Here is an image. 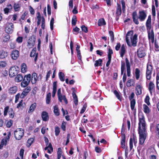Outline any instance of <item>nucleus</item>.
Here are the masks:
<instances>
[{"label": "nucleus", "instance_id": "11", "mask_svg": "<svg viewBox=\"0 0 159 159\" xmlns=\"http://www.w3.org/2000/svg\"><path fill=\"white\" fill-rule=\"evenodd\" d=\"M137 54L139 58H142L145 56L146 53L144 48L143 47L139 48L137 50Z\"/></svg>", "mask_w": 159, "mask_h": 159}, {"label": "nucleus", "instance_id": "17", "mask_svg": "<svg viewBox=\"0 0 159 159\" xmlns=\"http://www.w3.org/2000/svg\"><path fill=\"white\" fill-rule=\"evenodd\" d=\"M146 26L148 32L150 31V30L151 28V17L150 15L148 16L146 23Z\"/></svg>", "mask_w": 159, "mask_h": 159}, {"label": "nucleus", "instance_id": "44", "mask_svg": "<svg viewBox=\"0 0 159 159\" xmlns=\"http://www.w3.org/2000/svg\"><path fill=\"white\" fill-rule=\"evenodd\" d=\"M36 107V103H34L32 104L30 106L29 110L28 111L29 113L33 112Z\"/></svg>", "mask_w": 159, "mask_h": 159}, {"label": "nucleus", "instance_id": "16", "mask_svg": "<svg viewBox=\"0 0 159 159\" xmlns=\"http://www.w3.org/2000/svg\"><path fill=\"white\" fill-rule=\"evenodd\" d=\"M19 55V51L16 50H13L11 54V57L13 60H16L17 59Z\"/></svg>", "mask_w": 159, "mask_h": 159}, {"label": "nucleus", "instance_id": "36", "mask_svg": "<svg viewBox=\"0 0 159 159\" xmlns=\"http://www.w3.org/2000/svg\"><path fill=\"white\" fill-rule=\"evenodd\" d=\"M23 76L22 75L19 74L17 75L16 77L15 80V81L17 82H22L23 80Z\"/></svg>", "mask_w": 159, "mask_h": 159}, {"label": "nucleus", "instance_id": "50", "mask_svg": "<svg viewBox=\"0 0 159 159\" xmlns=\"http://www.w3.org/2000/svg\"><path fill=\"white\" fill-rule=\"evenodd\" d=\"M149 100L150 97L148 95H146L144 99V102L149 106L151 104Z\"/></svg>", "mask_w": 159, "mask_h": 159}, {"label": "nucleus", "instance_id": "23", "mask_svg": "<svg viewBox=\"0 0 159 159\" xmlns=\"http://www.w3.org/2000/svg\"><path fill=\"white\" fill-rule=\"evenodd\" d=\"M136 94V95H139L142 93V87L140 84L137 85L135 88Z\"/></svg>", "mask_w": 159, "mask_h": 159}, {"label": "nucleus", "instance_id": "55", "mask_svg": "<svg viewBox=\"0 0 159 159\" xmlns=\"http://www.w3.org/2000/svg\"><path fill=\"white\" fill-rule=\"evenodd\" d=\"M41 28L43 30H44L45 28V20L43 16L42 17Z\"/></svg>", "mask_w": 159, "mask_h": 159}, {"label": "nucleus", "instance_id": "20", "mask_svg": "<svg viewBox=\"0 0 159 159\" xmlns=\"http://www.w3.org/2000/svg\"><path fill=\"white\" fill-rule=\"evenodd\" d=\"M137 37L138 35L136 34H135L133 36V38L130 40L131 43V46L135 47L137 46Z\"/></svg>", "mask_w": 159, "mask_h": 159}, {"label": "nucleus", "instance_id": "1", "mask_svg": "<svg viewBox=\"0 0 159 159\" xmlns=\"http://www.w3.org/2000/svg\"><path fill=\"white\" fill-rule=\"evenodd\" d=\"M138 133L139 134V143L140 145L143 144L146 138L147 132L146 129V123L143 114L142 113L139 115Z\"/></svg>", "mask_w": 159, "mask_h": 159}, {"label": "nucleus", "instance_id": "7", "mask_svg": "<svg viewBox=\"0 0 159 159\" xmlns=\"http://www.w3.org/2000/svg\"><path fill=\"white\" fill-rule=\"evenodd\" d=\"M42 79V75L40 74L38 76L37 74L35 72L33 73L31 75V82L32 84H35L37 81H41Z\"/></svg>", "mask_w": 159, "mask_h": 159}, {"label": "nucleus", "instance_id": "64", "mask_svg": "<svg viewBox=\"0 0 159 159\" xmlns=\"http://www.w3.org/2000/svg\"><path fill=\"white\" fill-rule=\"evenodd\" d=\"M156 129V132L159 138V124L157 125Z\"/></svg>", "mask_w": 159, "mask_h": 159}, {"label": "nucleus", "instance_id": "13", "mask_svg": "<svg viewBox=\"0 0 159 159\" xmlns=\"http://www.w3.org/2000/svg\"><path fill=\"white\" fill-rule=\"evenodd\" d=\"M18 70L15 67H11L9 70V75L10 77H13L17 75Z\"/></svg>", "mask_w": 159, "mask_h": 159}, {"label": "nucleus", "instance_id": "34", "mask_svg": "<svg viewBox=\"0 0 159 159\" xmlns=\"http://www.w3.org/2000/svg\"><path fill=\"white\" fill-rule=\"evenodd\" d=\"M143 111L146 114H148L150 112V109L145 104L143 105Z\"/></svg>", "mask_w": 159, "mask_h": 159}, {"label": "nucleus", "instance_id": "58", "mask_svg": "<svg viewBox=\"0 0 159 159\" xmlns=\"http://www.w3.org/2000/svg\"><path fill=\"white\" fill-rule=\"evenodd\" d=\"M81 28L82 31L85 33H87L88 32V28L85 26V25H82L81 26Z\"/></svg>", "mask_w": 159, "mask_h": 159}, {"label": "nucleus", "instance_id": "62", "mask_svg": "<svg viewBox=\"0 0 159 159\" xmlns=\"http://www.w3.org/2000/svg\"><path fill=\"white\" fill-rule=\"evenodd\" d=\"M23 38L22 37L19 36L16 39V41L19 43H21L22 42Z\"/></svg>", "mask_w": 159, "mask_h": 159}, {"label": "nucleus", "instance_id": "15", "mask_svg": "<svg viewBox=\"0 0 159 159\" xmlns=\"http://www.w3.org/2000/svg\"><path fill=\"white\" fill-rule=\"evenodd\" d=\"M133 142L134 143V145L136 146L137 143V139L136 137L133 136V138H130L129 140V147L130 151H131L133 148Z\"/></svg>", "mask_w": 159, "mask_h": 159}, {"label": "nucleus", "instance_id": "57", "mask_svg": "<svg viewBox=\"0 0 159 159\" xmlns=\"http://www.w3.org/2000/svg\"><path fill=\"white\" fill-rule=\"evenodd\" d=\"M121 3L122 5V9L123 13H125V3L124 0L121 1Z\"/></svg>", "mask_w": 159, "mask_h": 159}, {"label": "nucleus", "instance_id": "61", "mask_svg": "<svg viewBox=\"0 0 159 159\" xmlns=\"http://www.w3.org/2000/svg\"><path fill=\"white\" fill-rule=\"evenodd\" d=\"M87 107V105L85 103L83 106L81 111L80 112V113L82 114L86 110V108Z\"/></svg>", "mask_w": 159, "mask_h": 159}, {"label": "nucleus", "instance_id": "53", "mask_svg": "<svg viewBox=\"0 0 159 159\" xmlns=\"http://www.w3.org/2000/svg\"><path fill=\"white\" fill-rule=\"evenodd\" d=\"M109 33L111 38V40L112 42L114 41V35L113 31L111 30L109 31Z\"/></svg>", "mask_w": 159, "mask_h": 159}, {"label": "nucleus", "instance_id": "2", "mask_svg": "<svg viewBox=\"0 0 159 159\" xmlns=\"http://www.w3.org/2000/svg\"><path fill=\"white\" fill-rule=\"evenodd\" d=\"M132 16L134 22L136 25H138L139 24L138 19L140 21H144L147 17V14L145 11L142 10L139 11L138 16L137 12L135 11L133 12Z\"/></svg>", "mask_w": 159, "mask_h": 159}, {"label": "nucleus", "instance_id": "41", "mask_svg": "<svg viewBox=\"0 0 159 159\" xmlns=\"http://www.w3.org/2000/svg\"><path fill=\"white\" fill-rule=\"evenodd\" d=\"M51 93H48L46 95V103L47 104L50 103L51 100Z\"/></svg>", "mask_w": 159, "mask_h": 159}, {"label": "nucleus", "instance_id": "12", "mask_svg": "<svg viewBox=\"0 0 159 159\" xmlns=\"http://www.w3.org/2000/svg\"><path fill=\"white\" fill-rule=\"evenodd\" d=\"M135 96L134 93V92H132L130 95L129 96V99L130 102V107L131 109H133L134 108V107H135V106L136 104V100L135 99H134V98Z\"/></svg>", "mask_w": 159, "mask_h": 159}, {"label": "nucleus", "instance_id": "10", "mask_svg": "<svg viewBox=\"0 0 159 159\" xmlns=\"http://www.w3.org/2000/svg\"><path fill=\"white\" fill-rule=\"evenodd\" d=\"M14 29V26L12 23H7L5 30L6 33L9 34H11L13 32Z\"/></svg>", "mask_w": 159, "mask_h": 159}, {"label": "nucleus", "instance_id": "45", "mask_svg": "<svg viewBox=\"0 0 159 159\" xmlns=\"http://www.w3.org/2000/svg\"><path fill=\"white\" fill-rule=\"evenodd\" d=\"M27 68L25 64L23 63L21 66V71L23 73H25L27 71Z\"/></svg>", "mask_w": 159, "mask_h": 159}, {"label": "nucleus", "instance_id": "14", "mask_svg": "<svg viewBox=\"0 0 159 159\" xmlns=\"http://www.w3.org/2000/svg\"><path fill=\"white\" fill-rule=\"evenodd\" d=\"M148 33L149 40L150 41L151 40L152 43H154L155 40H154V34L153 30H152L151 31H148Z\"/></svg>", "mask_w": 159, "mask_h": 159}, {"label": "nucleus", "instance_id": "27", "mask_svg": "<svg viewBox=\"0 0 159 159\" xmlns=\"http://www.w3.org/2000/svg\"><path fill=\"white\" fill-rule=\"evenodd\" d=\"M57 81H54L53 83V91L52 92V97H54L57 91Z\"/></svg>", "mask_w": 159, "mask_h": 159}, {"label": "nucleus", "instance_id": "21", "mask_svg": "<svg viewBox=\"0 0 159 159\" xmlns=\"http://www.w3.org/2000/svg\"><path fill=\"white\" fill-rule=\"evenodd\" d=\"M41 117L43 120L44 121H48L49 119V116L47 112L43 111L41 113Z\"/></svg>", "mask_w": 159, "mask_h": 159}, {"label": "nucleus", "instance_id": "56", "mask_svg": "<svg viewBox=\"0 0 159 159\" xmlns=\"http://www.w3.org/2000/svg\"><path fill=\"white\" fill-rule=\"evenodd\" d=\"M13 120H10L8 121L6 123V126L7 128H10L13 124Z\"/></svg>", "mask_w": 159, "mask_h": 159}, {"label": "nucleus", "instance_id": "40", "mask_svg": "<svg viewBox=\"0 0 159 159\" xmlns=\"http://www.w3.org/2000/svg\"><path fill=\"white\" fill-rule=\"evenodd\" d=\"M77 21V17L75 15H74L73 16L71 20L72 25V26H75L76 25Z\"/></svg>", "mask_w": 159, "mask_h": 159}, {"label": "nucleus", "instance_id": "26", "mask_svg": "<svg viewBox=\"0 0 159 159\" xmlns=\"http://www.w3.org/2000/svg\"><path fill=\"white\" fill-rule=\"evenodd\" d=\"M155 85L151 81L149 84L148 90L151 95L152 94V91L154 90Z\"/></svg>", "mask_w": 159, "mask_h": 159}, {"label": "nucleus", "instance_id": "51", "mask_svg": "<svg viewBox=\"0 0 159 159\" xmlns=\"http://www.w3.org/2000/svg\"><path fill=\"white\" fill-rule=\"evenodd\" d=\"M60 130L59 127L57 126H56L55 128V134L56 136H57L59 135Z\"/></svg>", "mask_w": 159, "mask_h": 159}, {"label": "nucleus", "instance_id": "38", "mask_svg": "<svg viewBox=\"0 0 159 159\" xmlns=\"http://www.w3.org/2000/svg\"><path fill=\"white\" fill-rule=\"evenodd\" d=\"M57 95L59 101L60 102H62V97L63 96L61 94V89L60 88L58 89L57 91Z\"/></svg>", "mask_w": 159, "mask_h": 159}, {"label": "nucleus", "instance_id": "37", "mask_svg": "<svg viewBox=\"0 0 159 159\" xmlns=\"http://www.w3.org/2000/svg\"><path fill=\"white\" fill-rule=\"evenodd\" d=\"M72 94L73 97L74 103L75 105L76 106L78 104V99L76 93L74 92H73Z\"/></svg>", "mask_w": 159, "mask_h": 159}, {"label": "nucleus", "instance_id": "35", "mask_svg": "<svg viewBox=\"0 0 159 159\" xmlns=\"http://www.w3.org/2000/svg\"><path fill=\"white\" fill-rule=\"evenodd\" d=\"M103 60L101 59H99L98 60H96L95 61L94 66L95 67L98 66H102Z\"/></svg>", "mask_w": 159, "mask_h": 159}, {"label": "nucleus", "instance_id": "28", "mask_svg": "<svg viewBox=\"0 0 159 159\" xmlns=\"http://www.w3.org/2000/svg\"><path fill=\"white\" fill-rule=\"evenodd\" d=\"M140 69L138 68H136L135 69L134 75L136 79L137 80H138L139 79L140 75Z\"/></svg>", "mask_w": 159, "mask_h": 159}, {"label": "nucleus", "instance_id": "25", "mask_svg": "<svg viewBox=\"0 0 159 159\" xmlns=\"http://www.w3.org/2000/svg\"><path fill=\"white\" fill-rule=\"evenodd\" d=\"M17 87L16 86H14L10 88L9 89V93L11 94H15L17 91Z\"/></svg>", "mask_w": 159, "mask_h": 159}, {"label": "nucleus", "instance_id": "31", "mask_svg": "<svg viewBox=\"0 0 159 159\" xmlns=\"http://www.w3.org/2000/svg\"><path fill=\"white\" fill-rule=\"evenodd\" d=\"M106 24V22L104 18H102L98 20V26H101L105 25Z\"/></svg>", "mask_w": 159, "mask_h": 159}, {"label": "nucleus", "instance_id": "4", "mask_svg": "<svg viewBox=\"0 0 159 159\" xmlns=\"http://www.w3.org/2000/svg\"><path fill=\"white\" fill-rule=\"evenodd\" d=\"M30 81H31V75L29 74L25 75L23 78L22 81L21 83V87L25 88L29 84Z\"/></svg>", "mask_w": 159, "mask_h": 159}, {"label": "nucleus", "instance_id": "43", "mask_svg": "<svg viewBox=\"0 0 159 159\" xmlns=\"http://www.w3.org/2000/svg\"><path fill=\"white\" fill-rule=\"evenodd\" d=\"M125 70V63L123 61H121V75H123Z\"/></svg>", "mask_w": 159, "mask_h": 159}, {"label": "nucleus", "instance_id": "18", "mask_svg": "<svg viewBox=\"0 0 159 159\" xmlns=\"http://www.w3.org/2000/svg\"><path fill=\"white\" fill-rule=\"evenodd\" d=\"M36 50L35 48H33L30 52V55L31 57H35L34 61L35 63H36L37 61L38 55V53H36Z\"/></svg>", "mask_w": 159, "mask_h": 159}, {"label": "nucleus", "instance_id": "19", "mask_svg": "<svg viewBox=\"0 0 159 159\" xmlns=\"http://www.w3.org/2000/svg\"><path fill=\"white\" fill-rule=\"evenodd\" d=\"M125 62L126 66L127 75L128 76L130 77L131 76L130 66L129 62L128 59L127 58H125Z\"/></svg>", "mask_w": 159, "mask_h": 159}, {"label": "nucleus", "instance_id": "47", "mask_svg": "<svg viewBox=\"0 0 159 159\" xmlns=\"http://www.w3.org/2000/svg\"><path fill=\"white\" fill-rule=\"evenodd\" d=\"M154 49L156 52L159 51V46L158 45V43L157 42V40H155V42L154 43Z\"/></svg>", "mask_w": 159, "mask_h": 159}, {"label": "nucleus", "instance_id": "59", "mask_svg": "<svg viewBox=\"0 0 159 159\" xmlns=\"http://www.w3.org/2000/svg\"><path fill=\"white\" fill-rule=\"evenodd\" d=\"M66 122L63 121L61 125V127L63 131H65L66 130Z\"/></svg>", "mask_w": 159, "mask_h": 159}, {"label": "nucleus", "instance_id": "52", "mask_svg": "<svg viewBox=\"0 0 159 159\" xmlns=\"http://www.w3.org/2000/svg\"><path fill=\"white\" fill-rule=\"evenodd\" d=\"M113 53V51L111 49L110 47L108 48V58H111V55Z\"/></svg>", "mask_w": 159, "mask_h": 159}, {"label": "nucleus", "instance_id": "22", "mask_svg": "<svg viewBox=\"0 0 159 159\" xmlns=\"http://www.w3.org/2000/svg\"><path fill=\"white\" fill-rule=\"evenodd\" d=\"M122 10L121 6L120 4L117 3V7L116 9V17H119L121 14Z\"/></svg>", "mask_w": 159, "mask_h": 159}, {"label": "nucleus", "instance_id": "49", "mask_svg": "<svg viewBox=\"0 0 159 159\" xmlns=\"http://www.w3.org/2000/svg\"><path fill=\"white\" fill-rule=\"evenodd\" d=\"M113 93L117 99L120 101H121V98L118 92L116 90H115L114 91Z\"/></svg>", "mask_w": 159, "mask_h": 159}, {"label": "nucleus", "instance_id": "46", "mask_svg": "<svg viewBox=\"0 0 159 159\" xmlns=\"http://www.w3.org/2000/svg\"><path fill=\"white\" fill-rule=\"evenodd\" d=\"M34 141V139L33 138H30L27 141V145L28 147H30Z\"/></svg>", "mask_w": 159, "mask_h": 159}, {"label": "nucleus", "instance_id": "30", "mask_svg": "<svg viewBox=\"0 0 159 159\" xmlns=\"http://www.w3.org/2000/svg\"><path fill=\"white\" fill-rule=\"evenodd\" d=\"M7 56V52L3 50L0 51V59H3L6 57Z\"/></svg>", "mask_w": 159, "mask_h": 159}, {"label": "nucleus", "instance_id": "32", "mask_svg": "<svg viewBox=\"0 0 159 159\" xmlns=\"http://www.w3.org/2000/svg\"><path fill=\"white\" fill-rule=\"evenodd\" d=\"M125 52V46L124 44H123L121 47L120 51V56L121 57H122L124 56Z\"/></svg>", "mask_w": 159, "mask_h": 159}, {"label": "nucleus", "instance_id": "60", "mask_svg": "<svg viewBox=\"0 0 159 159\" xmlns=\"http://www.w3.org/2000/svg\"><path fill=\"white\" fill-rule=\"evenodd\" d=\"M10 39V35H7L6 36L3 37V41L4 42H6L9 40Z\"/></svg>", "mask_w": 159, "mask_h": 159}, {"label": "nucleus", "instance_id": "9", "mask_svg": "<svg viewBox=\"0 0 159 159\" xmlns=\"http://www.w3.org/2000/svg\"><path fill=\"white\" fill-rule=\"evenodd\" d=\"M133 31L132 30H130L127 32L126 34L125 40L128 46L131 47V43L130 40L132 39L133 35Z\"/></svg>", "mask_w": 159, "mask_h": 159}, {"label": "nucleus", "instance_id": "24", "mask_svg": "<svg viewBox=\"0 0 159 159\" xmlns=\"http://www.w3.org/2000/svg\"><path fill=\"white\" fill-rule=\"evenodd\" d=\"M121 148L123 149L125 148V134H122V136L121 137Z\"/></svg>", "mask_w": 159, "mask_h": 159}, {"label": "nucleus", "instance_id": "54", "mask_svg": "<svg viewBox=\"0 0 159 159\" xmlns=\"http://www.w3.org/2000/svg\"><path fill=\"white\" fill-rule=\"evenodd\" d=\"M80 29L78 28L77 26L75 27L73 30V32H74V34H77L79 32Z\"/></svg>", "mask_w": 159, "mask_h": 159}, {"label": "nucleus", "instance_id": "29", "mask_svg": "<svg viewBox=\"0 0 159 159\" xmlns=\"http://www.w3.org/2000/svg\"><path fill=\"white\" fill-rule=\"evenodd\" d=\"M135 85V80L133 79H130L128 80L126 83V86L128 87Z\"/></svg>", "mask_w": 159, "mask_h": 159}, {"label": "nucleus", "instance_id": "6", "mask_svg": "<svg viewBox=\"0 0 159 159\" xmlns=\"http://www.w3.org/2000/svg\"><path fill=\"white\" fill-rule=\"evenodd\" d=\"M9 108V106H8L4 108L3 115L4 116H6L7 115L8 112L9 117L11 118H13L14 116V112L12 108Z\"/></svg>", "mask_w": 159, "mask_h": 159}, {"label": "nucleus", "instance_id": "39", "mask_svg": "<svg viewBox=\"0 0 159 159\" xmlns=\"http://www.w3.org/2000/svg\"><path fill=\"white\" fill-rule=\"evenodd\" d=\"M37 19H38L37 24V25L39 26L40 24L42 17H41V14L40 12H38L37 13Z\"/></svg>", "mask_w": 159, "mask_h": 159}, {"label": "nucleus", "instance_id": "8", "mask_svg": "<svg viewBox=\"0 0 159 159\" xmlns=\"http://www.w3.org/2000/svg\"><path fill=\"white\" fill-rule=\"evenodd\" d=\"M36 38L35 37L32 35L30 36L28 40L27 43V47L29 49L32 48L34 45L35 42Z\"/></svg>", "mask_w": 159, "mask_h": 159}, {"label": "nucleus", "instance_id": "48", "mask_svg": "<svg viewBox=\"0 0 159 159\" xmlns=\"http://www.w3.org/2000/svg\"><path fill=\"white\" fill-rule=\"evenodd\" d=\"M13 7L15 10V11H17L20 10V6L18 4H16L15 3L13 5Z\"/></svg>", "mask_w": 159, "mask_h": 159}, {"label": "nucleus", "instance_id": "3", "mask_svg": "<svg viewBox=\"0 0 159 159\" xmlns=\"http://www.w3.org/2000/svg\"><path fill=\"white\" fill-rule=\"evenodd\" d=\"M153 67L152 63H148L147 64L146 77L147 80H150L152 78Z\"/></svg>", "mask_w": 159, "mask_h": 159}, {"label": "nucleus", "instance_id": "33", "mask_svg": "<svg viewBox=\"0 0 159 159\" xmlns=\"http://www.w3.org/2000/svg\"><path fill=\"white\" fill-rule=\"evenodd\" d=\"M53 112L55 115L56 116H59L60 115V111L57 105H55L54 106Z\"/></svg>", "mask_w": 159, "mask_h": 159}, {"label": "nucleus", "instance_id": "5", "mask_svg": "<svg viewBox=\"0 0 159 159\" xmlns=\"http://www.w3.org/2000/svg\"><path fill=\"white\" fill-rule=\"evenodd\" d=\"M24 130L21 128H17L14 131V135L16 140H20L22 138Z\"/></svg>", "mask_w": 159, "mask_h": 159}, {"label": "nucleus", "instance_id": "63", "mask_svg": "<svg viewBox=\"0 0 159 159\" xmlns=\"http://www.w3.org/2000/svg\"><path fill=\"white\" fill-rule=\"evenodd\" d=\"M31 90V88L29 86H27L26 88L24 89L23 91L26 92L28 94L30 92Z\"/></svg>", "mask_w": 159, "mask_h": 159}, {"label": "nucleus", "instance_id": "42", "mask_svg": "<svg viewBox=\"0 0 159 159\" xmlns=\"http://www.w3.org/2000/svg\"><path fill=\"white\" fill-rule=\"evenodd\" d=\"M58 75L61 81H65V75L63 73L61 72H60L59 73Z\"/></svg>", "mask_w": 159, "mask_h": 159}]
</instances>
